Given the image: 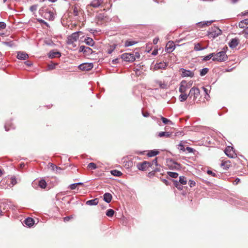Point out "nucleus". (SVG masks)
Here are the masks:
<instances>
[{"mask_svg": "<svg viewBox=\"0 0 248 248\" xmlns=\"http://www.w3.org/2000/svg\"><path fill=\"white\" fill-rule=\"evenodd\" d=\"M222 33V31L217 27L214 26L209 29L207 32V35L209 38H215Z\"/></svg>", "mask_w": 248, "mask_h": 248, "instance_id": "nucleus-1", "label": "nucleus"}, {"mask_svg": "<svg viewBox=\"0 0 248 248\" xmlns=\"http://www.w3.org/2000/svg\"><path fill=\"white\" fill-rule=\"evenodd\" d=\"M81 31H76L73 33L71 35L67 37V44L69 45H72L73 47H75L76 45L75 42H76L79 38V33Z\"/></svg>", "mask_w": 248, "mask_h": 248, "instance_id": "nucleus-2", "label": "nucleus"}, {"mask_svg": "<svg viewBox=\"0 0 248 248\" xmlns=\"http://www.w3.org/2000/svg\"><path fill=\"white\" fill-rule=\"evenodd\" d=\"M227 59V56L225 51H220L216 54L212 58L213 61L224 62Z\"/></svg>", "mask_w": 248, "mask_h": 248, "instance_id": "nucleus-3", "label": "nucleus"}, {"mask_svg": "<svg viewBox=\"0 0 248 248\" xmlns=\"http://www.w3.org/2000/svg\"><path fill=\"white\" fill-rule=\"evenodd\" d=\"M200 90L197 87L192 88L189 92L188 96L189 98H193V100H195L200 95Z\"/></svg>", "mask_w": 248, "mask_h": 248, "instance_id": "nucleus-4", "label": "nucleus"}, {"mask_svg": "<svg viewBox=\"0 0 248 248\" xmlns=\"http://www.w3.org/2000/svg\"><path fill=\"white\" fill-rule=\"evenodd\" d=\"M121 58L124 61L133 62L135 60V56L133 53H125L121 55Z\"/></svg>", "mask_w": 248, "mask_h": 248, "instance_id": "nucleus-5", "label": "nucleus"}, {"mask_svg": "<svg viewBox=\"0 0 248 248\" xmlns=\"http://www.w3.org/2000/svg\"><path fill=\"white\" fill-rule=\"evenodd\" d=\"M137 166L140 170H146L149 168L151 167V164L150 162L145 161L142 163H139Z\"/></svg>", "mask_w": 248, "mask_h": 248, "instance_id": "nucleus-6", "label": "nucleus"}, {"mask_svg": "<svg viewBox=\"0 0 248 248\" xmlns=\"http://www.w3.org/2000/svg\"><path fill=\"white\" fill-rule=\"evenodd\" d=\"M190 88V86L188 85L186 80H182L180 83L179 91L182 93H185L186 91Z\"/></svg>", "mask_w": 248, "mask_h": 248, "instance_id": "nucleus-7", "label": "nucleus"}, {"mask_svg": "<svg viewBox=\"0 0 248 248\" xmlns=\"http://www.w3.org/2000/svg\"><path fill=\"white\" fill-rule=\"evenodd\" d=\"M93 68L92 63H83L78 66V68L82 71H89Z\"/></svg>", "mask_w": 248, "mask_h": 248, "instance_id": "nucleus-8", "label": "nucleus"}, {"mask_svg": "<svg viewBox=\"0 0 248 248\" xmlns=\"http://www.w3.org/2000/svg\"><path fill=\"white\" fill-rule=\"evenodd\" d=\"M170 164L169 165V167L170 170H180L181 168V164L174 160H171L170 161Z\"/></svg>", "mask_w": 248, "mask_h": 248, "instance_id": "nucleus-9", "label": "nucleus"}, {"mask_svg": "<svg viewBox=\"0 0 248 248\" xmlns=\"http://www.w3.org/2000/svg\"><path fill=\"white\" fill-rule=\"evenodd\" d=\"M79 52H83L86 55L91 54L93 52L92 49L88 47L84 46H81L79 49Z\"/></svg>", "mask_w": 248, "mask_h": 248, "instance_id": "nucleus-10", "label": "nucleus"}, {"mask_svg": "<svg viewBox=\"0 0 248 248\" xmlns=\"http://www.w3.org/2000/svg\"><path fill=\"white\" fill-rule=\"evenodd\" d=\"M175 45L173 41H169L166 46V50L168 53L172 52L175 49Z\"/></svg>", "mask_w": 248, "mask_h": 248, "instance_id": "nucleus-11", "label": "nucleus"}, {"mask_svg": "<svg viewBox=\"0 0 248 248\" xmlns=\"http://www.w3.org/2000/svg\"><path fill=\"white\" fill-rule=\"evenodd\" d=\"M181 71H182V74H181V76L182 77H191V78H192L194 77V73L190 71V70H186L184 68H182L181 69Z\"/></svg>", "mask_w": 248, "mask_h": 248, "instance_id": "nucleus-12", "label": "nucleus"}, {"mask_svg": "<svg viewBox=\"0 0 248 248\" xmlns=\"http://www.w3.org/2000/svg\"><path fill=\"white\" fill-rule=\"evenodd\" d=\"M225 154L230 158H233L234 152L233 148L231 146H228L225 150Z\"/></svg>", "mask_w": 248, "mask_h": 248, "instance_id": "nucleus-13", "label": "nucleus"}, {"mask_svg": "<svg viewBox=\"0 0 248 248\" xmlns=\"http://www.w3.org/2000/svg\"><path fill=\"white\" fill-rule=\"evenodd\" d=\"M167 65H168V64L164 62H159L158 63H156L154 65V69L155 70L164 69L166 68V67L167 66Z\"/></svg>", "mask_w": 248, "mask_h": 248, "instance_id": "nucleus-14", "label": "nucleus"}, {"mask_svg": "<svg viewBox=\"0 0 248 248\" xmlns=\"http://www.w3.org/2000/svg\"><path fill=\"white\" fill-rule=\"evenodd\" d=\"M61 56V53L59 51L51 50L49 52L48 57L49 58H59Z\"/></svg>", "mask_w": 248, "mask_h": 248, "instance_id": "nucleus-15", "label": "nucleus"}, {"mask_svg": "<svg viewBox=\"0 0 248 248\" xmlns=\"http://www.w3.org/2000/svg\"><path fill=\"white\" fill-rule=\"evenodd\" d=\"M29 55L24 52H19L17 53V58L19 60H25L28 59Z\"/></svg>", "mask_w": 248, "mask_h": 248, "instance_id": "nucleus-16", "label": "nucleus"}, {"mask_svg": "<svg viewBox=\"0 0 248 248\" xmlns=\"http://www.w3.org/2000/svg\"><path fill=\"white\" fill-rule=\"evenodd\" d=\"M215 22V20H210V21H202V22H200L197 23V25L198 27L202 28L204 27L205 26H209L211 25L212 23Z\"/></svg>", "mask_w": 248, "mask_h": 248, "instance_id": "nucleus-17", "label": "nucleus"}, {"mask_svg": "<svg viewBox=\"0 0 248 248\" xmlns=\"http://www.w3.org/2000/svg\"><path fill=\"white\" fill-rule=\"evenodd\" d=\"M24 223L26 226L31 227L34 224V220L31 217H28L24 220Z\"/></svg>", "mask_w": 248, "mask_h": 248, "instance_id": "nucleus-18", "label": "nucleus"}, {"mask_svg": "<svg viewBox=\"0 0 248 248\" xmlns=\"http://www.w3.org/2000/svg\"><path fill=\"white\" fill-rule=\"evenodd\" d=\"M112 198V195L109 193H105L103 195V200L108 203L111 202Z\"/></svg>", "mask_w": 248, "mask_h": 248, "instance_id": "nucleus-19", "label": "nucleus"}, {"mask_svg": "<svg viewBox=\"0 0 248 248\" xmlns=\"http://www.w3.org/2000/svg\"><path fill=\"white\" fill-rule=\"evenodd\" d=\"M238 44V40L236 38L232 39L229 43V46L232 48H235Z\"/></svg>", "mask_w": 248, "mask_h": 248, "instance_id": "nucleus-20", "label": "nucleus"}, {"mask_svg": "<svg viewBox=\"0 0 248 248\" xmlns=\"http://www.w3.org/2000/svg\"><path fill=\"white\" fill-rule=\"evenodd\" d=\"M171 134H172V133L170 132H167V131L160 132L157 133V137H160V138L163 137H165L166 138H169V137H170V136L171 135Z\"/></svg>", "mask_w": 248, "mask_h": 248, "instance_id": "nucleus-21", "label": "nucleus"}, {"mask_svg": "<svg viewBox=\"0 0 248 248\" xmlns=\"http://www.w3.org/2000/svg\"><path fill=\"white\" fill-rule=\"evenodd\" d=\"M98 203V199L97 198H95L93 200L87 201L86 202V204L88 205H96Z\"/></svg>", "mask_w": 248, "mask_h": 248, "instance_id": "nucleus-22", "label": "nucleus"}, {"mask_svg": "<svg viewBox=\"0 0 248 248\" xmlns=\"http://www.w3.org/2000/svg\"><path fill=\"white\" fill-rule=\"evenodd\" d=\"M247 25H248V18L242 20L238 23V26L242 29L244 28Z\"/></svg>", "mask_w": 248, "mask_h": 248, "instance_id": "nucleus-23", "label": "nucleus"}, {"mask_svg": "<svg viewBox=\"0 0 248 248\" xmlns=\"http://www.w3.org/2000/svg\"><path fill=\"white\" fill-rule=\"evenodd\" d=\"M4 127L7 131L11 129L15 128L14 125L10 122H7L5 124Z\"/></svg>", "mask_w": 248, "mask_h": 248, "instance_id": "nucleus-24", "label": "nucleus"}, {"mask_svg": "<svg viewBox=\"0 0 248 248\" xmlns=\"http://www.w3.org/2000/svg\"><path fill=\"white\" fill-rule=\"evenodd\" d=\"M84 42L87 45L91 46H93L94 44V42L93 39L90 37H87L86 38Z\"/></svg>", "mask_w": 248, "mask_h": 248, "instance_id": "nucleus-25", "label": "nucleus"}, {"mask_svg": "<svg viewBox=\"0 0 248 248\" xmlns=\"http://www.w3.org/2000/svg\"><path fill=\"white\" fill-rule=\"evenodd\" d=\"M159 152L157 150H153L149 151V152L147 154V155L149 157H153L157 155L158 154H159Z\"/></svg>", "mask_w": 248, "mask_h": 248, "instance_id": "nucleus-26", "label": "nucleus"}, {"mask_svg": "<svg viewBox=\"0 0 248 248\" xmlns=\"http://www.w3.org/2000/svg\"><path fill=\"white\" fill-rule=\"evenodd\" d=\"M188 96V94H187L185 93H182L179 95V100L181 102H184L186 100Z\"/></svg>", "mask_w": 248, "mask_h": 248, "instance_id": "nucleus-27", "label": "nucleus"}, {"mask_svg": "<svg viewBox=\"0 0 248 248\" xmlns=\"http://www.w3.org/2000/svg\"><path fill=\"white\" fill-rule=\"evenodd\" d=\"M90 5L93 8H97L101 6L98 0H93Z\"/></svg>", "mask_w": 248, "mask_h": 248, "instance_id": "nucleus-28", "label": "nucleus"}, {"mask_svg": "<svg viewBox=\"0 0 248 248\" xmlns=\"http://www.w3.org/2000/svg\"><path fill=\"white\" fill-rule=\"evenodd\" d=\"M174 183V186L179 190H181L183 189V186H182V185L179 183L178 181L177 180H172Z\"/></svg>", "mask_w": 248, "mask_h": 248, "instance_id": "nucleus-29", "label": "nucleus"}, {"mask_svg": "<svg viewBox=\"0 0 248 248\" xmlns=\"http://www.w3.org/2000/svg\"><path fill=\"white\" fill-rule=\"evenodd\" d=\"M179 183L181 185H185L187 183L186 178L184 176H181L179 177Z\"/></svg>", "mask_w": 248, "mask_h": 248, "instance_id": "nucleus-30", "label": "nucleus"}, {"mask_svg": "<svg viewBox=\"0 0 248 248\" xmlns=\"http://www.w3.org/2000/svg\"><path fill=\"white\" fill-rule=\"evenodd\" d=\"M38 186L41 188H45L46 186V183L44 179H41L39 181Z\"/></svg>", "mask_w": 248, "mask_h": 248, "instance_id": "nucleus-31", "label": "nucleus"}, {"mask_svg": "<svg viewBox=\"0 0 248 248\" xmlns=\"http://www.w3.org/2000/svg\"><path fill=\"white\" fill-rule=\"evenodd\" d=\"M230 161H225L222 162L221 164V166L225 170H227L229 168L230 166Z\"/></svg>", "mask_w": 248, "mask_h": 248, "instance_id": "nucleus-32", "label": "nucleus"}, {"mask_svg": "<svg viewBox=\"0 0 248 248\" xmlns=\"http://www.w3.org/2000/svg\"><path fill=\"white\" fill-rule=\"evenodd\" d=\"M111 173L112 175L115 176H121L122 175V173L118 170H114L111 171Z\"/></svg>", "mask_w": 248, "mask_h": 248, "instance_id": "nucleus-33", "label": "nucleus"}, {"mask_svg": "<svg viewBox=\"0 0 248 248\" xmlns=\"http://www.w3.org/2000/svg\"><path fill=\"white\" fill-rule=\"evenodd\" d=\"M167 174L171 178H176L178 176V173L175 172L168 171Z\"/></svg>", "mask_w": 248, "mask_h": 248, "instance_id": "nucleus-34", "label": "nucleus"}, {"mask_svg": "<svg viewBox=\"0 0 248 248\" xmlns=\"http://www.w3.org/2000/svg\"><path fill=\"white\" fill-rule=\"evenodd\" d=\"M161 119L162 121V122L164 124H172V122L169 119H168L167 118H166L165 117H163L161 116Z\"/></svg>", "mask_w": 248, "mask_h": 248, "instance_id": "nucleus-35", "label": "nucleus"}, {"mask_svg": "<svg viewBox=\"0 0 248 248\" xmlns=\"http://www.w3.org/2000/svg\"><path fill=\"white\" fill-rule=\"evenodd\" d=\"M215 55V53H212L209 54V55L205 56L202 59V61H207L210 60L212 58H213V56Z\"/></svg>", "mask_w": 248, "mask_h": 248, "instance_id": "nucleus-36", "label": "nucleus"}, {"mask_svg": "<svg viewBox=\"0 0 248 248\" xmlns=\"http://www.w3.org/2000/svg\"><path fill=\"white\" fill-rule=\"evenodd\" d=\"M114 211L113 209H108L106 212V215L108 217H112L114 214Z\"/></svg>", "mask_w": 248, "mask_h": 248, "instance_id": "nucleus-37", "label": "nucleus"}, {"mask_svg": "<svg viewBox=\"0 0 248 248\" xmlns=\"http://www.w3.org/2000/svg\"><path fill=\"white\" fill-rule=\"evenodd\" d=\"M203 49H204V47H201L199 43L196 44L194 46V50L195 51H200Z\"/></svg>", "mask_w": 248, "mask_h": 248, "instance_id": "nucleus-38", "label": "nucleus"}, {"mask_svg": "<svg viewBox=\"0 0 248 248\" xmlns=\"http://www.w3.org/2000/svg\"><path fill=\"white\" fill-rule=\"evenodd\" d=\"M207 173L208 174L211 175L213 177H218L220 176L219 174H217L215 172H214V171H212L211 170H208L207 171Z\"/></svg>", "mask_w": 248, "mask_h": 248, "instance_id": "nucleus-39", "label": "nucleus"}, {"mask_svg": "<svg viewBox=\"0 0 248 248\" xmlns=\"http://www.w3.org/2000/svg\"><path fill=\"white\" fill-rule=\"evenodd\" d=\"M137 42L134 41H126L125 42V46H130L136 44Z\"/></svg>", "mask_w": 248, "mask_h": 248, "instance_id": "nucleus-40", "label": "nucleus"}, {"mask_svg": "<svg viewBox=\"0 0 248 248\" xmlns=\"http://www.w3.org/2000/svg\"><path fill=\"white\" fill-rule=\"evenodd\" d=\"M209 69L207 68H204L200 71V76H203L205 75L208 72Z\"/></svg>", "mask_w": 248, "mask_h": 248, "instance_id": "nucleus-41", "label": "nucleus"}, {"mask_svg": "<svg viewBox=\"0 0 248 248\" xmlns=\"http://www.w3.org/2000/svg\"><path fill=\"white\" fill-rule=\"evenodd\" d=\"M88 167L92 170H95L96 169L97 166L95 163L91 162L88 165Z\"/></svg>", "mask_w": 248, "mask_h": 248, "instance_id": "nucleus-42", "label": "nucleus"}, {"mask_svg": "<svg viewBox=\"0 0 248 248\" xmlns=\"http://www.w3.org/2000/svg\"><path fill=\"white\" fill-rule=\"evenodd\" d=\"M179 146V148L178 149L181 150V151H182L183 152H184L186 151V148H185V146L183 144V141H181L180 143L178 145Z\"/></svg>", "mask_w": 248, "mask_h": 248, "instance_id": "nucleus-43", "label": "nucleus"}, {"mask_svg": "<svg viewBox=\"0 0 248 248\" xmlns=\"http://www.w3.org/2000/svg\"><path fill=\"white\" fill-rule=\"evenodd\" d=\"M158 84L160 88L161 89H166L167 88V85L165 83L162 82L161 81H159L158 82Z\"/></svg>", "mask_w": 248, "mask_h": 248, "instance_id": "nucleus-44", "label": "nucleus"}, {"mask_svg": "<svg viewBox=\"0 0 248 248\" xmlns=\"http://www.w3.org/2000/svg\"><path fill=\"white\" fill-rule=\"evenodd\" d=\"M37 20L40 23L43 24L45 25L46 26H47V27H49V25L46 22L45 20H44L42 19H37Z\"/></svg>", "mask_w": 248, "mask_h": 248, "instance_id": "nucleus-45", "label": "nucleus"}, {"mask_svg": "<svg viewBox=\"0 0 248 248\" xmlns=\"http://www.w3.org/2000/svg\"><path fill=\"white\" fill-rule=\"evenodd\" d=\"M150 163L151 164V167H153L154 165H155L156 167L158 166L157 158L154 159L152 162H150Z\"/></svg>", "mask_w": 248, "mask_h": 248, "instance_id": "nucleus-46", "label": "nucleus"}, {"mask_svg": "<svg viewBox=\"0 0 248 248\" xmlns=\"http://www.w3.org/2000/svg\"><path fill=\"white\" fill-rule=\"evenodd\" d=\"M77 185H76V183H74L68 186V188L71 190H74L76 188Z\"/></svg>", "mask_w": 248, "mask_h": 248, "instance_id": "nucleus-47", "label": "nucleus"}, {"mask_svg": "<svg viewBox=\"0 0 248 248\" xmlns=\"http://www.w3.org/2000/svg\"><path fill=\"white\" fill-rule=\"evenodd\" d=\"M153 169L154 170L153 171L150 172L149 173V174L151 175H154L155 172H159L160 171V169L158 168H156L155 169H154L153 168Z\"/></svg>", "mask_w": 248, "mask_h": 248, "instance_id": "nucleus-48", "label": "nucleus"}, {"mask_svg": "<svg viewBox=\"0 0 248 248\" xmlns=\"http://www.w3.org/2000/svg\"><path fill=\"white\" fill-rule=\"evenodd\" d=\"M56 65V64H55V63H52V64H49L48 65V68L49 70H53L55 68Z\"/></svg>", "mask_w": 248, "mask_h": 248, "instance_id": "nucleus-49", "label": "nucleus"}, {"mask_svg": "<svg viewBox=\"0 0 248 248\" xmlns=\"http://www.w3.org/2000/svg\"><path fill=\"white\" fill-rule=\"evenodd\" d=\"M195 184H196V183L195 182V181L191 180H189V181L188 182V185L190 186V187H192L195 186Z\"/></svg>", "mask_w": 248, "mask_h": 248, "instance_id": "nucleus-50", "label": "nucleus"}, {"mask_svg": "<svg viewBox=\"0 0 248 248\" xmlns=\"http://www.w3.org/2000/svg\"><path fill=\"white\" fill-rule=\"evenodd\" d=\"M6 28V24L4 22H0V30Z\"/></svg>", "mask_w": 248, "mask_h": 248, "instance_id": "nucleus-51", "label": "nucleus"}, {"mask_svg": "<svg viewBox=\"0 0 248 248\" xmlns=\"http://www.w3.org/2000/svg\"><path fill=\"white\" fill-rule=\"evenodd\" d=\"M30 10L31 12L35 11L37 10V6L36 5H33L31 6L30 8Z\"/></svg>", "mask_w": 248, "mask_h": 248, "instance_id": "nucleus-52", "label": "nucleus"}, {"mask_svg": "<svg viewBox=\"0 0 248 248\" xmlns=\"http://www.w3.org/2000/svg\"><path fill=\"white\" fill-rule=\"evenodd\" d=\"M48 166L49 168H51V169L53 170H55V168L56 167V165H54V164H53L52 163H49L48 165Z\"/></svg>", "mask_w": 248, "mask_h": 248, "instance_id": "nucleus-53", "label": "nucleus"}, {"mask_svg": "<svg viewBox=\"0 0 248 248\" xmlns=\"http://www.w3.org/2000/svg\"><path fill=\"white\" fill-rule=\"evenodd\" d=\"M73 13L75 16H78V10L76 6H75L73 10Z\"/></svg>", "mask_w": 248, "mask_h": 248, "instance_id": "nucleus-54", "label": "nucleus"}, {"mask_svg": "<svg viewBox=\"0 0 248 248\" xmlns=\"http://www.w3.org/2000/svg\"><path fill=\"white\" fill-rule=\"evenodd\" d=\"M186 150L187 151L188 153H193L194 150L192 148L187 147L186 148Z\"/></svg>", "mask_w": 248, "mask_h": 248, "instance_id": "nucleus-55", "label": "nucleus"}, {"mask_svg": "<svg viewBox=\"0 0 248 248\" xmlns=\"http://www.w3.org/2000/svg\"><path fill=\"white\" fill-rule=\"evenodd\" d=\"M115 49V47L110 46V48L108 50V54H111Z\"/></svg>", "mask_w": 248, "mask_h": 248, "instance_id": "nucleus-56", "label": "nucleus"}, {"mask_svg": "<svg viewBox=\"0 0 248 248\" xmlns=\"http://www.w3.org/2000/svg\"><path fill=\"white\" fill-rule=\"evenodd\" d=\"M49 20H53L54 19L53 14L52 12H49Z\"/></svg>", "mask_w": 248, "mask_h": 248, "instance_id": "nucleus-57", "label": "nucleus"}, {"mask_svg": "<svg viewBox=\"0 0 248 248\" xmlns=\"http://www.w3.org/2000/svg\"><path fill=\"white\" fill-rule=\"evenodd\" d=\"M4 44H5L6 46H12V43L11 42H4Z\"/></svg>", "mask_w": 248, "mask_h": 248, "instance_id": "nucleus-58", "label": "nucleus"}, {"mask_svg": "<svg viewBox=\"0 0 248 248\" xmlns=\"http://www.w3.org/2000/svg\"><path fill=\"white\" fill-rule=\"evenodd\" d=\"M134 55L135 56V59L136 58H140V54L138 52H135V53L134 54Z\"/></svg>", "mask_w": 248, "mask_h": 248, "instance_id": "nucleus-59", "label": "nucleus"}, {"mask_svg": "<svg viewBox=\"0 0 248 248\" xmlns=\"http://www.w3.org/2000/svg\"><path fill=\"white\" fill-rule=\"evenodd\" d=\"M61 170V169L60 167L56 166V167L55 168V170L56 171V172H59V170Z\"/></svg>", "mask_w": 248, "mask_h": 248, "instance_id": "nucleus-60", "label": "nucleus"}, {"mask_svg": "<svg viewBox=\"0 0 248 248\" xmlns=\"http://www.w3.org/2000/svg\"><path fill=\"white\" fill-rule=\"evenodd\" d=\"M118 62V59H114V60H113L112 61V64H116Z\"/></svg>", "mask_w": 248, "mask_h": 248, "instance_id": "nucleus-61", "label": "nucleus"}, {"mask_svg": "<svg viewBox=\"0 0 248 248\" xmlns=\"http://www.w3.org/2000/svg\"><path fill=\"white\" fill-rule=\"evenodd\" d=\"M71 218V217L70 216L66 217L64 218V221L65 222L68 221Z\"/></svg>", "mask_w": 248, "mask_h": 248, "instance_id": "nucleus-62", "label": "nucleus"}, {"mask_svg": "<svg viewBox=\"0 0 248 248\" xmlns=\"http://www.w3.org/2000/svg\"><path fill=\"white\" fill-rule=\"evenodd\" d=\"M142 115L144 117H148L149 116V113L148 112L144 113L142 112Z\"/></svg>", "mask_w": 248, "mask_h": 248, "instance_id": "nucleus-63", "label": "nucleus"}, {"mask_svg": "<svg viewBox=\"0 0 248 248\" xmlns=\"http://www.w3.org/2000/svg\"><path fill=\"white\" fill-rule=\"evenodd\" d=\"M162 181H163V183H165L166 185L168 186V185H170V183L166 179H163Z\"/></svg>", "mask_w": 248, "mask_h": 248, "instance_id": "nucleus-64", "label": "nucleus"}]
</instances>
